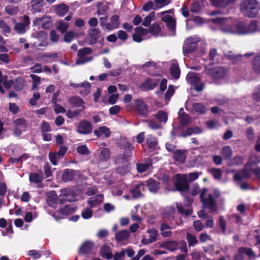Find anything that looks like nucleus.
I'll use <instances>...</instances> for the list:
<instances>
[{"mask_svg": "<svg viewBox=\"0 0 260 260\" xmlns=\"http://www.w3.org/2000/svg\"><path fill=\"white\" fill-rule=\"evenodd\" d=\"M212 23L218 24L221 26V30L226 33L234 34L237 32L240 35H245V34H241V30H247V27L244 23L239 22L236 25L237 31L234 30L233 26L231 25V21L224 17H216L212 18Z\"/></svg>", "mask_w": 260, "mask_h": 260, "instance_id": "nucleus-1", "label": "nucleus"}, {"mask_svg": "<svg viewBox=\"0 0 260 260\" xmlns=\"http://www.w3.org/2000/svg\"><path fill=\"white\" fill-rule=\"evenodd\" d=\"M258 2L257 0H244L240 6L242 13L249 18H254L258 14Z\"/></svg>", "mask_w": 260, "mask_h": 260, "instance_id": "nucleus-2", "label": "nucleus"}, {"mask_svg": "<svg viewBox=\"0 0 260 260\" xmlns=\"http://www.w3.org/2000/svg\"><path fill=\"white\" fill-rule=\"evenodd\" d=\"M174 186L176 190L180 192L187 191L189 185L185 175L178 174L175 176Z\"/></svg>", "mask_w": 260, "mask_h": 260, "instance_id": "nucleus-3", "label": "nucleus"}, {"mask_svg": "<svg viewBox=\"0 0 260 260\" xmlns=\"http://www.w3.org/2000/svg\"><path fill=\"white\" fill-rule=\"evenodd\" d=\"M198 41L193 37L187 38L184 42L182 47L183 54L185 56H188L189 54L192 53L198 46Z\"/></svg>", "mask_w": 260, "mask_h": 260, "instance_id": "nucleus-4", "label": "nucleus"}, {"mask_svg": "<svg viewBox=\"0 0 260 260\" xmlns=\"http://www.w3.org/2000/svg\"><path fill=\"white\" fill-rule=\"evenodd\" d=\"M135 108L138 115L141 117L147 118L149 114L148 106L142 99H135Z\"/></svg>", "mask_w": 260, "mask_h": 260, "instance_id": "nucleus-5", "label": "nucleus"}, {"mask_svg": "<svg viewBox=\"0 0 260 260\" xmlns=\"http://www.w3.org/2000/svg\"><path fill=\"white\" fill-rule=\"evenodd\" d=\"M93 126L90 122L83 119L81 120L78 123L76 132L80 134L87 135L92 132Z\"/></svg>", "mask_w": 260, "mask_h": 260, "instance_id": "nucleus-6", "label": "nucleus"}, {"mask_svg": "<svg viewBox=\"0 0 260 260\" xmlns=\"http://www.w3.org/2000/svg\"><path fill=\"white\" fill-rule=\"evenodd\" d=\"M92 50L91 48L88 47H84L80 49L78 52V56L79 58L77 59L76 63L77 64H82L86 62L90 61L92 60V57H84L86 55L91 54Z\"/></svg>", "mask_w": 260, "mask_h": 260, "instance_id": "nucleus-7", "label": "nucleus"}, {"mask_svg": "<svg viewBox=\"0 0 260 260\" xmlns=\"http://www.w3.org/2000/svg\"><path fill=\"white\" fill-rule=\"evenodd\" d=\"M208 191L207 188H202L200 192V199L203 205V208H208L211 210V193L208 194L207 198H206Z\"/></svg>", "mask_w": 260, "mask_h": 260, "instance_id": "nucleus-8", "label": "nucleus"}, {"mask_svg": "<svg viewBox=\"0 0 260 260\" xmlns=\"http://www.w3.org/2000/svg\"><path fill=\"white\" fill-rule=\"evenodd\" d=\"M101 37V31L99 28H90L88 31V43L90 45L95 44L98 40Z\"/></svg>", "mask_w": 260, "mask_h": 260, "instance_id": "nucleus-9", "label": "nucleus"}, {"mask_svg": "<svg viewBox=\"0 0 260 260\" xmlns=\"http://www.w3.org/2000/svg\"><path fill=\"white\" fill-rule=\"evenodd\" d=\"M228 74V70L223 67H216L212 70V77L215 79H225Z\"/></svg>", "mask_w": 260, "mask_h": 260, "instance_id": "nucleus-10", "label": "nucleus"}, {"mask_svg": "<svg viewBox=\"0 0 260 260\" xmlns=\"http://www.w3.org/2000/svg\"><path fill=\"white\" fill-rule=\"evenodd\" d=\"M147 233L149 234V238H142L141 242L143 244L148 245L153 243L157 240V236L158 235V231L156 229L152 228L147 231Z\"/></svg>", "mask_w": 260, "mask_h": 260, "instance_id": "nucleus-11", "label": "nucleus"}, {"mask_svg": "<svg viewBox=\"0 0 260 260\" xmlns=\"http://www.w3.org/2000/svg\"><path fill=\"white\" fill-rule=\"evenodd\" d=\"M68 102L69 104L73 107H81L83 110L86 108L85 102L82 98L77 95L72 96L69 98Z\"/></svg>", "mask_w": 260, "mask_h": 260, "instance_id": "nucleus-12", "label": "nucleus"}, {"mask_svg": "<svg viewBox=\"0 0 260 260\" xmlns=\"http://www.w3.org/2000/svg\"><path fill=\"white\" fill-rule=\"evenodd\" d=\"M44 180V176L41 172L40 174L37 173H31L29 175V180L30 182L36 184H41L38 185V188L43 187L42 181Z\"/></svg>", "mask_w": 260, "mask_h": 260, "instance_id": "nucleus-13", "label": "nucleus"}, {"mask_svg": "<svg viewBox=\"0 0 260 260\" xmlns=\"http://www.w3.org/2000/svg\"><path fill=\"white\" fill-rule=\"evenodd\" d=\"M119 16L118 15H113L111 18V22L106 24V28L109 30H112L119 27Z\"/></svg>", "mask_w": 260, "mask_h": 260, "instance_id": "nucleus-14", "label": "nucleus"}, {"mask_svg": "<svg viewBox=\"0 0 260 260\" xmlns=\"http://www.w3.org/2000/svg\"><path fill=\"white\" fill-rule=\"evenodd\" d=\"M146 183L149 191L154 193L157 192L159 188L160 183L159 182L150 178L146 181Z\"/></svg>", "mask_w": 260, "mask_h": 260, "instance_id": "nucleus-15", "label": "nucleus"}, {"mask_svg": "<svg viewBox=\"0 0 260 260\" xmlns=\"http://www.w3.org/2000/svg\"><path fill=\"white\" fill-rule=\"evenodd\" d=\"M145 189V184L143 183L136 185L133 188L130 190L133 197L135 199H138L143 197L141 193L142 191H144Z\"/></svg>", "mask_w": 260, "mask_h": 260, "instance_id": "nucleus-16", "label": "nucleus"}, {"mask_svg": "<svg viewBox=\"0 0 260 260\" xmlns=\"http://www.w3.org/2000/svg\"><path fill=\"white\" fill-rule=\"evenodd\" d=\"M186 150L182 149H177L173 153V159L180 163H184L185 161L186 154Z\"/></svg>", "mask_w": 260, "mask_h": 260, "instance_id": "nucleus-17", "label": "nucleus"}, {"mask_svg": "<svg viewBox=\"0 0 260 260\" xmlns=\"http://www.w3.org/2000/svg\"><path fill=\"white\" fill-rule=\"evenodd\" d=\"M178 118L179 119V125L178 127V129H182L188 125L191 119L188 114L185 113V112H183L181 116H179Z\"/></svg>", "mask_w": 260, "mask_h": 260, "instance_id": "nucleus-18", "label": "nucleus"}, {"mask_svg": "<svg viewBox=\"0 0 260 260\" xmlns=\"http://www.w3.org/2000/svg\"><path fill=\"white\" fill-rule=\"evenodd\" d=\"M76 175L75 171L73 169H66L64 170L61 176V180L63 182H68L73 180Z\"/></svg>", "mask_w": 260, "mask_h": 260, "instance_id": "nucleus-19", "label": "nucleus"}, {"mask_svg": "<svg viewBox=\"0 0 260 260\" xmlns=\"http://www.w3.org/2000/svg\"><path fill=\"white\" fill-rule=\"evenodd\" d=\"M103 194H99L95 197L89 198L87 201V204L90 208H92L94 206L100 205L103 202Z\"/></svg>", "mask_w": 260, "mask_h": 260, "instance_id": "nucleus-20", "label": "nucleus"}, {"mask_svg": "<svg viewBox=\"0 0 260 260\" xmlns=\"http://www.w3.org/2000/svg\"><path fill=\"white\" fill-rule=\"evenodd\" d=\"M157 85V82L153 81L151 79L147 78L141 84L140 87L142 89L148 91L153 90Z\"/></svg>", "mask_w": 260, "mask_h": 260, "instance_id": "nucleus-21", "label": "nucleus"}, {"mask_svg": "<svg viewBox=\"0 0 260 260\" xmlns=\"http://www.w3.org/2000/svg\"><path fill=\"white\" fill-rule=\"evenodd\" d=\"M93 243L90 241L83 243L80 248V252L83 254H87L91 252L93 248Z\"/></svg>", "mask_w": 260, "mask_h": 260, "instance_id": "nucleus-22", "label": "nucleus"}, {"mask_svg": "<svg viewBox=\"0 0 260 260\" xmlns=\"http://www.w3.org/2000/svg\"><path fill=\"white\" fill-rule=\"evenodd\" d=\"M129 232L127 230H123L118 231L115 234V237L118 242L127 240L129 237Z\"/></svg>", "mask_w": 260, "mask_h": 260, "instance_id": "nucleus-23", "label": "nucleus"}, {"mask_svg": "<svg viewBox=\"0 0 260 260\" xmlns=\"http://www.w3.org/2000/svg\"><path fill=\"white\" fill-rule=\"evenodd\" d=\"M69 7L63 3L56 5L55 7V13L60 17L63 16L69 12Z\"/></svg>", "mask_w": 260, "mask_h": 260, "instance_id": "nucleus-24", "label": "nucleus"}, {"mask_svg": "<svg viewBox=\"0 0 260 260\" xmlns=\"http://www.w3.org/2000/svg\"><path fill=\"white\" fill-rule=\"evenodd\" d=\"M172 227L165 222H162L160 224V231L161 235L164 238L170 237L172 235V232L171 230Z\"/></svg>", "mask_w": 260, "mask_h": 260, "instance_id": "nucleus-25", "label": "nucleus"}, {"mask_svg": "<svg viewBox=\"0 0 260 260\" xmlns=\"http://www.w3.org/2000/svg\"><path fill=\"white\" fill-rule=\"evenodd\" d=\"M237 0H212V5L217 7L225 8L234 4Z\"/></svg>", "mask_w": 260, "mask_h": 260, "instance_id": "nucleus-26", "label": "nucleus"}, {"mask_svg": "<svg viewBox=\"0 0 260 260\" xmlns=\"http://www.w3.org/2000/svg\"><path fill=\"white\" fill-rule=\"evenodd\" d=\"M94 134L98 138L104 135L106 138H108L111 135V132L109 128L105 126H101L98 129L94 130Z\"/></svg>", "mask_w": 260, "mask_h": 260, "instance_id": "nucleus-27", "label": "nucleus"}, {"mask_svg": "<svg viewBox=\"0 0 260 260\" xmlns=\"http://www.w3.org/2000/svg\"><path fill=\"white\" fill-rule=\"evenodd\" d=\"M31 6L34 11L40 13L45 4L44 0H31Z\"/></svg>", "mask_w": 260, "mask_h": 260, "instance_id": "nucleus-28", "label": "nucleus"}, {"mask_svg": "<svg viewBox=\"0 0 260 260\" xmlns=\"http://www.w3.org/2000/svg\"><path fill=\"white\" fill-rule=\"evenodd\" d=\"M77 210V207L72 205H66L63 208H59V213L62 215H68L73 214Z\"/></svg>", "mask_w": 260, "mask_h": 260, "instance_id": "nucleus-29", "label": "nucleus"}, {"mask_svg": "<svg viewBox=\"0 0 260 260\" xmlns=\"http://www.w3.org/2000/svg\"><path fill=\"white\" fill-rule=\"evenodd\" d=\"M201 133V130L198 127H188L185 132H182V133L179 134V136L180 137L185 138L188 136H190L193 134H198Z\"/></svg>", "mask_w": 260, "mask_h": 260, "instance_id": "nucleus-30", "label": "nucleus"}, {"mask_svg": "<svg viewBox=\"0 0 260 260\" xmlns=\"http://www.w3.org/2000/svg\"><path fill=\"white\" fill-rule=\"evenodd\" d=\"M110 157V152L108 148H103L101 150L98 159L100 161H107Z\"/></svg>", "mask_w": 260, "mask_h": 260, "instance_id": "nucleus-31", "label": "nucleus"}, {"mask_svg": "<svg viewBox=\"0 0 260 260\" xmlns=\"http://www.w3.org/2000/svg\"><path fill=\"white\" fill-rule=\"evenodd\" d=\"M251 176L250 171L244 169L242 170L240 173L236 174L234 175V178L236 180L241 181L243 179H247L250 178Z\"/></svg>", "mask_w": 260, "mask_h": 260, "instance_id": "nucleus-32", "label": "nucleus"}, {"mask_svg": "<svg viewBox=\"0 0 260 260\" xmlns=\"http://www.w3.org/2000/svg\"><path fill=\"white\" fill-rule=\"evenodd\" d=\"M110 247L107 245L103 246L100 249L101 255L108 259H111L112 256V253L110 251Z\"/></svg>", "mask_w": 260, "mask_h": 260, "instance_id": "nucleus-33", "label": "nucleus"}, {"mask_svg": "<svg viewBox=\"0 0 260 260\" xmlns=\"http://www.w3.org/2000/svg\"><path fill=\"white\" fill-rule=\"evenodd\" d=\"M170 73L175 79H178L180 76V70L177 63H173L170 68Z\"/></svg>", "mask_w": 260, "mask_h": 260, "instance_id": "nucleus-34", "label": "nucleus"}, {"mask_svg": "<svg viewBox=\"0 0 260 260\" xmlns=\"http://www.w3.org/2000/svg\"><path fill=\"white\" fill-rule=\"evenodd\" d=\"M225 56L226 58L231 60L233 63L237 62L241 60L242 55L240 54H236L232 51L227 52Z\"/></svg>", "mask_w": 260, "mask_h": 260, "instance_id": "nucleus-35", "label": "nucleus"}, {"mask_svg": "<svg viewBox=\"0 0 260 260\" xmlns=\"http://www.w3.org/2000/svg\"><path fill=\"white\" fill-rule=\"evenodd\" d=\"M221 154L225 159H229L232 156L233 150L230 146H225L222 148Z\"/></svg>", "mask_w": 260, "mask_h": 260, "instance_id": "nucleus-36", "label": "nucleus"}, {"mask_svg": "<svg viewBox=\"0 0 260 260\" xmlns=\"http://www.w3.org/2000/svg\"><path fill=\"white\" fill-rule=\"evenodd\" d=\"M192 111L201 114L205 113L206 109L204 106L201 103H194L192 105Z\"/></svg>", "mask_w": 260, "mask_h": 260, "instance_id": "nucleus-37", "label": "nucleus"}, {"mask_svg": "<svg viewBox=\"0 0 260 260\" xmlns=\"http://www.w3.org/2000/svg\"><path fill=\"white\" fill-rule=\"evenodd\" d=\"M155 117L160 123H166L168 120V114L162 110H159L155 115Z\"/></svg>", "mask_w": 260, "mask_h": 260, "instance_id": "nucleus-38", "label": "nucleus"}, {"mask_svg": "<svg viewBox=\"0 0 260 260\" xmlns=\"http://www.w3.org/2000/svg\"><path fill=\"white\" fill-rule=\"evenodd\" d=\"M146 142L149 149H154L157 144L156 138L151 135H148L147 137Z\"/></svg>", "mask_w": 260, "mask_h": 260, "instance_id": "nucleus-39", "label": "nucleus"}, {"mask_svg": "<svg viewBox=\"0 0 260 260\" xmlns=\"http://www.w3.org/2000/svg\"><path fill=\"white\" fill-rule=\"evenodd\" d=\"M257 30L258 27L256 22L253 20L250 23L248 26L247 27V30L242 29L241 30L240 32L241 34L252 33L257 31Z\"/></svg>", "mask_w": 260, "mask_h": 260, "instance_id": "nucleus-40", "label": "nucleus"}, {"mask_svg": "<svg viewBox=\"0 0 260 260\" xmlns=\"http://www.w3.org/2000/svg\"><path fill=\"white\" fill-rule=\"evenodd\" d=\"M57 201V196L55 191H51V192L49 193L47 201L49 206H52L53 205L56 204Z\"/></svg>", "mask_w": 260, "mask_h": 260, "instance_id": "nucleus-41", "label": "nucleus"}, {"mask_svg": "<svg viewBox=\"0 0 260 260\" xmlns=\"http://www.w3.org/2000/svg\"><path fill=\"white\" fill-rule=\"evenodd\" d=\"M57 23L58 24L57 26V29L61 33L66 32L69 26V24L63 20H59Z\"/></svg>", "mask_w": 260, "mask_h": 260, "instance_id": "nucleus-42", "label": "nucleus"}, {"mask_svg": "<svg viewBox=\"0 0 260 260\" xmlns=\"http://www.w3.org/2000/svg\"><path fill=\"white\" fill-rule=\"evenodd\" d=\"M155 16V12H151L148 16L145 17L144 21L142 22V25L145 27L149 26L152 19L154 18Z\"/></svg>", "mask_w": 260, "mask_h": 260, "instance_id": "nucleus-43", "label": "nucleus"}, {"mask_svg": "<svg viewBox=\"0 0 260 260\" xmlns=\"http://www.w3.org/2000/svg\"><path fill=\"white\" fill-rule=\"evenodd\" d=\"M165 247L171 251H173L179 248L178 243L176 241H169L164 243Z\"/></svg>", "mask_w": 260, "mask_h": 260, "instance_id": "nucleus-44", "label": "nucleus"}, {"mask_svg": "<svg viewBox=\"0 0 260 260\" xmlns=\"http://www.w3.org/2000/svg\"><path fill=\"white\" fill-rule=\"evenodd\" d=\"M160 27L158 24L154 23L148 28V32L153 35H158L160 31Z\"/></svg>", "mask_w": 260, "mask_h": 260, "instance_id": "nucleus-45", "label": "nucleus"}, {"mask_svg": "<svg viewBox=\"0 0 260 260\" xmlns=\"http://www.w3.org/2000/svg\"><path fill=\"white\" fill-rule=\"evenodd\" d=\"M5 11L9 15H14L17 14L19 11V9L17 7L7 5L5 8Z\"/></svg>", "mask_w": 260, "mask_h": 260, "instance_id": "nucleus-46", "label": "nucleus"}, {"mask_svg": "<svg viewBox=\"0 0 260 260\" xmlns=\"http://www.w3.org/2000/svg\"><path fill=\"white\" fill-rule=\"evenodd\" d=\"M186 239L189 246H194L198 243V240L195 236L187 233Z\"/></svg>", "mask_w": 260, "mask_h": 260, "instance_id": "nucleus-47", "label": "nucleus"}, {"mask_svg": "<svg viewBox=\"0 0 260 260\" xmlns=\"http://www.w3.org/2000/svg\"><path fill=\"white\" fill-rule=\"evenodd\" d=\"M246 136L247 139L249 141H253L255 139V133L252 127H249L246 129Z\"/></svg>", "mask_w": 260, "mask_h": 260, "instance_id": "nucleus-48", "label": "nucleus"}, {"mask_svg": "<svg viewBox=\"0 0 260 260\" xmlns=\"http://www.w3.org/2000/svg\"><path fill=\"white\" fill-rule=\"evenodd\" d=\"M80 87L84 88V90H81L80 92L81 94H84L87 95L90 91L91 84L88 82H84L80 84Z\"/></svg>", "mask_w": 260, "mask_h": 260, "instance_id": "nucleus-49", "label": "nucleus"}, {"mask_svg": "<svg viewBox=\"0 0 260 260\" xmlns=\"http://www.w3.org/2000/svg\"><path fill=\"white\" fill-rule=\"evenodd\" d=\"M0 27L2 29V33L5 35L7 33H10L11 28L6 22L3 20H0Z\"/></svg>", "mask_w": 260, "mask_h": 260, "instance_id": "nucleus-50", "label": "nucleus"}, {"mask_svg": "<svg viewBox=\"0 0 260 260\" xmlns=\"http://www.w3.org/2000/svg\"><path fill=\"white\" fill-rule=\"evenodd\" d=\"M93 215V211L90 208L84 209L81 212V216L84 219H88L90 218Z\"/></svg>", "mask_w": 260, "mask_h": 260, "instance_id": "nucleus-51", "label": "nucleus"}, {"mask_svg": "<svg viewBox=\"0 0 260 260\" xmlns=\"http://www.w3.org/2000/svg\"><path fill=\"white\" fill-rule=\"evenodd\" d=\"M14 28L15 30L20 34H23L26 31L25 24L22 22H18L16 23Z\"/></svg>", "mask_w": 260, "mask_h": 260, "instance_id": "nucleus-52", "label": "nucleus"}, {"mask_svg": "<svg viewBox=\"0 0 260 260\" xmlns=\"http://www.w3.org/2000/svg\"><path fill=\"white\" fill-rule=\"evenodd\" d=\"M253 69L255 72L257 73H260V56H257L254 58Z\"/></svg>", "mask_w": 260, "mask_h": 260, "instance_id": "nucleus-53", "label": "nucleus"}, {"mask_svg": "<svg viewBox=\"0 0 260 260\" xmlns=\"http://www.w3.org/2000/svg\"><path fill=\"white\" fill-rule=\"evenodd\" d=\"M121 149H124V152L131 155L132 151L134 149V147L129 142H126L121 146Z\"/></svg>", "mask_w": 260, "mask_h": 260, "instance_id": "nucleus-54", "label": "nucleus"}, {"mask_svg": "<svg viewBox=\"0 0 260 260\" xmlns=\"http://www.w3.org/2000/svg\"><path fill=\"white\" fill-rule=\"evenodd\" d=\"M252 98L256 102H260V85L257 86L252 94Z\"/></svg>", "mask_w": 260, "mask_h": 260, "instance_id": "nucleus-55", "label": "nucleus"}, {"mask_svg": "<svg viewBox=\"0 0 260 260\" xmlns=\"http://www.w3.org/2000/svg\"><path fill=\"white\" fill-rule=\"evenodd\" d=\"M74 38L75 33L73 31L70 30L66 32L63 37V40L67 43H70Z\"/></svg>", "mask_w": 260, "mask_h": 260, "instance_id": "nucleus-56", "label": "nucleus"}, {"mask_svg": "<svg viewBox=\"0 0 260 260\" xmlns=\"http://www.w3.org/2000/svg\"><path fill=\"white\" fill-rule=\"evenodd\" d=\"M186 78L188 81L193 85L199 83L200 81L199 77L195 75H188Z\"/></svg>", "mask_w": 260, "mask_h": 260, "instance_id": "nucleus-57", "label": "nucleus"}, {"mask_svg": "<svg viewBox=\"0 0 260 260\" xmlns=\"http://www.w3.org/2000/svg\"><path fill=\"white\" fill-rule=\"evenodd\" d=\"M77 151L82 155H88L90 152L86 145L79 146L77 148Z\"/></svg>", "mask_w": 260, "mask_h": 260, "instance_id": "nucleus-58", "label": "nucleus"}, {"mask_svg": "<svg viewBox=\"0 0 260 260\" xmlns=\"http://www.w3.org/2000/svg\"><path fill=\"white\" fill-rule=\"evenodd\" d=\"M41 129L42 133L51 131V128L49 123L46 121H43L42 122L41 125Z\"/></svg>", "mask_w": 260, "mask_h": 260, "instance_id": "nucleus-59", "label": "nucleus"}, {"mask_svg": "<svg viewBox=\"0 0 260 260\" xmlns=\"http://www.w3.org/2000/svg\"><path fill=\"white\" fill-rule=\"evenodd\" d=\"M240 251L247 255L250 258H255V255L254 252L251 249L248 248H242L240 249Z\"/></svg>", "mask_w": 260, "mask_h": 260, "instance_id": "nucleus-60", "label": "nucleus"}, {"mask_svg": "<svg viewBox=\"0 0 260 260\" xmlns=\"http://www.w3.org/2000/svg\"><path fill=\"white\" fill-rule=\"evenodd\" d=\"M14 123L19 127H22V128L25 129L27 124L26 122V120L23 118H18L14 121Z\"/></svg>", "mask_w": 260, "mask_h": 260, "instance_id": "nucleus-61", "label": "nucleus"}, {"mask_svg": "<svg viewBox=\"0 0 260 260\" xmlns=\"http://www.w3.org/2000/svg\"><path fill=\"white\" fill-rule=\"evenodd\" d=\"M52 21L51 17H49L43 21L42 27L45 29H48L52 26Z\"/></svg>", "mask_w": 260, "mask_h": 260, "instance_id": "nucleus-62", "label": "nucleus"}, {"mask_svg": "<svg viewBox=\"0 0 260 260\" xmlns=\"http://www.w3.org/2000/svg\"><path fill=\"white\" fill-rule=\"evenodd\" d=\"M149 167L147 164H137V170L139 173H143L146 171Z\"/></svg>", "mask_w": 260, "mask_h": 260, "instance_id": "nucleus-63", "label": "nucleus"}, {"mask_svg": "<svg viewBox=\"0 0 260 260\" xmlns=\"http://www.w3.org/2000/svg\"><path fill=\"white\" fill-rule=\"evenodd\" d=\"M117 172L121 175H124L128 172V167L127 165L119 166L116 169Z\"/></svg>", "mask_w": 260, "mask_h": 260, "instance_id": "nucleus-64", "label": "nucleus"}]
</instances>
